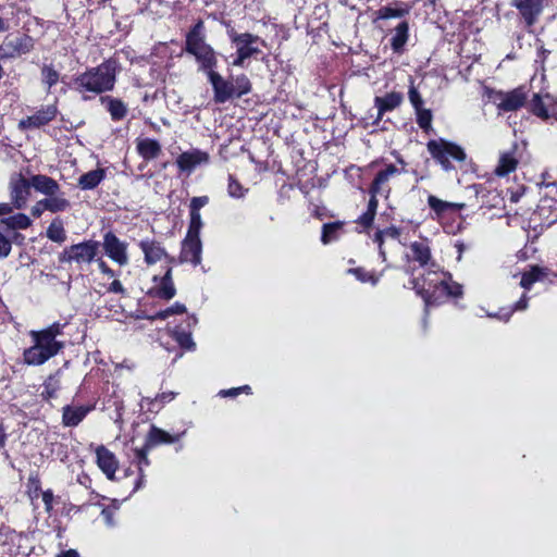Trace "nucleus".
Returning <instances> with one entry per match:
<instances>
[{
	"mask_svg": "<svg viewBox=\"0 0 557 557\" xmlns=\"http://www.w3.org/2000/svg\"><path fill=\"white\" fill-rule=\"evenodd\" d=\"M423 270V274L412 277L409 284L423 298L426 308L440 304L444 298L462 295V286L453 281L451 274L443 271L440 264Z\"/></svg>",
	"mask_w": 557,
	"mask_h": 557,
	"instance_id": "obj_1",
	"label": "nucleus"
},
{
	"mask_svg": "<svg viewBox=\"0 0 557 557\" xmlns=\"http://www.w3.org/2000/svg\"><path fill=\"white\" fill-rule=\"evenodd\" d=\"M117 72V62L109 59L76 75L73 78V84L75 89L83 95H100L114 88Z\"/></svg>",
	"mask_w": 557,
	"mask_h": 557,
	"instance_id": "obj_2",
	"label": "nucleus"
},
{
	"mask_svg": "<svg viewBox=\"0 0 557 557\" xmlns=\"http://www.w3.org/2000/svg\"><path fill=\"white\" fill-rule=\"evenodd\" d=\"M185 51L195 57L199 69L207 74L214 71L218 64L214 49L205 40L203 22L198 21L187 33Z\"/></svg>",
	"mask_w": 557,
	"mask_h": 557,
	"instance_id": "obj_3",
	"label": "nucleus"
},
{
	"mask_svg": "<svg viewBox=\"0 0 557 557\" xmlns=\"http://www.w3.org/2000/svg\"><path fill=\"white\" fill-rule=\"evenodd\" d=\"M29 336L34 344L23 352L24 362L28 366H41L64 348L63 342L44 337L36 331H30Z\"/></svg>",
	"mask_w": 557,
	"mask_h": 557,
	"instance_id": "obj_4",
	"label": "nucleus"
},
{
	"mask_svg": "<svg viewBox=\"0 0 557 557\" xmlns=\"http://www.w3.org/2000/svg\"><path fill=\"white\" fill-rule=\"evenodd\" d=\"M426 148L432 158L438 162L446 172L454 169L451 160L462 162L467 158L462 147L443 138L430 140L426 144Z\"/></svg>",
	"mask_w": 557,
	"mask_h": 557,
	"instance_id": "obj_5",
	"label": "nucleus"
},
{
	"mask_svg": "<svg viewBox=\"0 0 557 557\" xmlns=\"http://www.w3.org/2000/svg\"><path fill=\"white\" fill-rule=\"evenodd\" d=\"M100 243L97 240H84L66 247L60 255L62 263H76L77 265L90 264L97 259Z\"/></svg>",
	"mask_w": 557,
	"mask_h": 557,
	"instance_id": "obj_6",
	"label": "nucleus"
},
{
	"mask_svg": "<svg viewBox=\"0 0 557 557\" xmlns=\"http://www.w3.org/2000/svg\"><path fill=\"white\" fill-rule=\"evenodd\" d=\"M490 99L500 111L512 112L525 104L528 91L524 87H518L510 91H492Z\"/></svg>",
	"mask_w": 557,
	"mask_h": 557,
	"instance_id": "obj_7",
	"label": "nucleus"
},
{
	"mask_svg": "<svg viewBox=\"0 0 557 557\" xmlns=\"http://www.w3.org/2000/svg\"><path fill=\"white\" fill-rule=\"evenodd\" d=\"M32 178H26L22 173H14L10 177L9 190L11 202L9 203L13 209H23L26 207L32 193Z\"/></svg>",
	"mask_w": 557,
	"mask_h": 557,
	"instance_id": "obj_8",
	"label": "nucleus"
},
{
	"mask_svg": "<svg viewBox=\"0 0 557 557\" xmlns=\"http://www.w3.org/2000/svg\"><path fill=\"white\" fill-rule=\"evenodd\" d=\"M227 36L236 51L243 54L246 59L255 57L261 52L258 44L265 45V41L259 36L250 33H237L234 28L227 29Z\"/></svg>",
	"mask_w": 557,
	"mask_h": 557,
	"instance_id": "obj_9",
	"label": "nucleus"
},
{
	"mask_svg": "<svg viewBox=\"0 0 557 557\" xmlns=\"http://www.w3.org/2000/svg\"><path fill=\"white\" fill-rule=\"evenodd\" d=\"M210 154L198 148L183 151L175 160V164L182 174L189 176L196 169L208 165Z\"/></svg>",
	"mask_w": 557,
	"mask_h": 557,
	"instance_id": "obj_10",
	"label": "nucleus"
},
{
	"mask_svg": "<svg viewBox=\"0 0 557 557\" xmlns=\"http://www.w3.org/2000/svg\"><path fill=\"white\" fill-rule=\"evenodd\" d=\"M102 248L106 256L120 267L127 265L129 262L128 258V244L121 240L114 233L107 232L103 235Z\"/></svg>",
	"mask_w": 557,
	"mask_h": 557,
	"instance_id": "obj_11",
	"label": "nucleus"
},
{
	"mask_svg": "<svg viewBox=\"0 0 557 557\" xmlns=\"http://www.w3.org/2000/svg\"><path fill=\"white\" fill-rule=\"evenodd\" d=\"M547 3L548 0H511L510 5L518 10L524 25L531 27L537 23Z\"/></svg>",
	"mask_w": 557,
	"mask_h": 557,
	"instance_id": "obj_12",
	"label": "nucleus"
},
{
	"mask_svg": "<svg viewBox=\"0 0 557 557\" xmlns=\"http://www.w3.org/2000/svg\"><path fill=\"white\" fill-rule=\"evenodd\" d=\"M208 79L213 89V100L215 103H225L235 97L232 81L225 79L216 71L208 73Z\"/></svg>",
	"mask_w": 557,
	"mask_h": 557,
	"instance_id": "obj_13",
	"label": "nucleus"
},
{
	"mask_svg": "<svg viewBox=\"0 0 557 557\" xmlns=\"http://www.w3.org/2000/svg\"><path fill=\"white\" fill-rule=\"evenodd\" d=\"M406 258L408 262H417L422 269L435 267L436 263L432 259L431 248L425 240L411 243Z\"/></svg>",
	"mask_w": 557,
	"mask_h": 557,
	"instance_id": "obj_14",
	"label": "nucleus"
},
{
	"mask_svg": "<svg viewBox=\"0 0 557 557\" xmlns=\"http://www.w3.org/2000/svg\"><path fill=\"white\" fill-rule=\"evenodd\" d=\"M139 248L144 253L145 262L148 265L156 264L157 262L162 261L163 259H168L172 261V259L166 253L164 247L157 240L151 238L141 239L138 244Z\"/></svg>",
	"mask_w": 557,
	"mask_h": 557,
	"instance_id": "obj_15",
	"label": "nucleus"
},
{
	"mask_svg": "<svg viewBox=\"0 0 557 557\" xmlns=\"http://www.w3.org/2000/svg\"><path fill=\"white\" fill-rule=\"evenodd\" d=\"M202 244L200 237L186 236L182 243L181 262L198 265L201 262Z\"/></svg>",
	"mask_w": 557,
	"mask_h": 557,
	"instance_id": "obj_16",
	"label": "nucleus"
},
{
	"mask_svg": "<svg viewBox=\"0 0 557 557\" xmlns=\"http://www.w3.org/2000/svg\"><path fill=\"white\" fill-rule=\"evenodd\" d=\"M198 319L191 314L186 317L185 323L186 327L176 326L172 334L175 342L186 350H195L196 344L191 337V329L197 324Z\"/></svg>",
	"mask_w": 557,
	"mask_h": 557,
	"instance_id": "obj_17",
	"label": "nucleus"
},
{
	"mask_svg": "<svg viewBox=\"0 0 557 557\" xmlns=\"http://www.w3.org/2000/svg\"><path fill=\"white\" fill-rule=\"evenodd\" d=\"M185 434L186 431H183L176 435H171L169 432L156 425H151L146 436L145 444L147 448H153L161 444H173L178 442Z\"/></svg>",
	"mask_w": 557,
	"mask_h": 557,
	"instance_id": "obj_18",
	"label": "nucleus"
},
{
	"mask_svg": "<svg viewBox=\"0 0 557 557\" xmlns=\"http://www.w3.org/2000/svg\"><path fill=\"white\" fill-rule=\"evenodd\" d=\"M97 465L109 480H113L119 462L112 451L103 445L96 448Z\"/></svg>",
	"mask_w": 557,
	"mask_h": 557,
	"instance_id": "obj_19",
	"label": "nucleus"
},
{
	"mask_svg": "<svg viewBox=\"0 0 557 557\" xmlns=\"http://www.w3.org/2000/svg\"><path fill=\"white\" fill-rule=\"evenodd\" d=\"M58 109L54 104H48L39 109L35 114L27 116L20 122L23 127H40L48 124L57 115Z\"/></svg>",
	"mask_w": 557,
	"mask_h": 557,
	"instance_id": "obj_20",
	"label": "nucleus"
},
{
	"mask_svg": "<svg viewBox=\"0 0 557 557\" xmlns=\"http://www.w3.org/2000/svg\"><path fill=\"white\" fill-rule=\"evenodd\" d=\"M401 171L394 164H388L384 170H381L374 177L370 193L374 194H388L389 189L385 187L386 183L395 175L400 174Z\"/></svg>",
	"mask_w": 557,
	"mask_h": 557,
	"instance_id": "obj_21",
	"label": "nucleus"
},
{
	"mask_svg": "<svg viewBox=\"0 0 557 557\" xmlns=\"http://www.w3.org/2000/svg\"><path fill=\"white\" fill-rule=\"evenodd\" d=\"M404 101L401 92L392 91L382 97H375L374 106L377 109V119H382L385 112L393 111L398 108Z\"/></svg>",
	"mask_w": 557,
	"mask_h": 557,
	"instance_id": "obj_22",
	"label": "nucleus"
},
{
	"mask_svg": "<svg viewBox=\"0 0 557 557\" xmlns=\"http://www.w3.org/2000/svg\"><path fill=\"white\" fill-rule=\"evenodd\" d=\"M91 410L89 406H65L62 409V423L64 426L78 425L88 412Z\"/></svg>",
	"mask_w": 557,
	"mask_h": 557,
	"instance_id": "obj_23",
	"label": "nucleus"
},
{
	"mask_svg": "<svg viewBox=\"0 0 557 557\" xmlns=\"http://www.w3.org/2000/svg\"><path fill=\"white\" fill-rule=\"evenodd\" d=\"M136 149L138 154L146 161L157 159L162 152L160 143L152 138L137 139Z\"/></svg>",
	"mask_w": 557,
	"mask_h": 557,
	"instance_id": "obj_24",
	"label": "nucleus"
},
{
	"mask_svg": "<svg viewBox=\"0 0 557 557\" xmlns=\"http://www.w3.org/2000/svg\"><path fill=\"white\" fill-rule=\"evenodd\" d=\"M33 188L46 197L60 191L59 183L50 176L36 174L32 177Z\"/></svg>",
	"mask_w": 557,
	"mask_h": 557,
	"instance_id": "obj_25",
	"label": "nucleus"
},
{
	"mask_svg": "<svg viewBox=\"0 0 557 557\" xmlns=\"http://www.w3.org/2000/svg\"><path fill=\"white\" fill-rule=\"evenodd\" d=\"M176 294L172 278V269L169 268L154 287V295L160 299L170 300Z\"/></svg>",
	"mask_w": 557,
	"mask_h": 557,
	"instance_id": "obj_26",
	"label": "nucleus"
},
{
	"mask_svg": "<svg viewBox=\"0 0 557 557\" xmlns=\"http://www.w3.org/2000/svg\"><path fill=\"white\" fill-rule=\"evenodd\" d=\"M41 205L47 208V211L52 213L64 212L71 207L70 200L61 191L41 199Z\"/></svg>",
	"mask_w": 557,
	"mask_h": 557,
	"instance_id": "obj_27",
	"label": "nucleus"
},
{
	"mask_svg": "<svg viewBox=\"0 0 557 557\" xmlns=\"http://www.w3.org/2000/svg\"><path fill=\"white\" fill-rule=\"evenodd\" d=\"M106 177L103 169H97L83 174L78 178V186L83 190L96 188Z\"/></svg>",
	"mask_w": 557,
	"mask_h": 557,
	"instance_id": "obj_28",
	"label": "nucleus"
},
{
	"mask_svg": "<svg viewBox=\"0 0 557 557\" xmlns=\"http://www.w3.org/2000/svg\"><path fill=\"white\" fill-rule=\"evenodd\" d=\"M30 225V218L24 213H16L14 215L2 218L0 220V227L8 230H26Z\"/></svg>",
	"mask_w": 557,
	"mask_h": 557,
	"instance_id": "obj_29",
	"label": "nucleus"
},
{
	"mask_svg": "<svg viewBox=\"0 0 557 557\" xmlns=\"http://www.w3.org/2000/svg\"><path fill=\"white\" fill-rule=\"evenodd\" d=\"M428 205L437 215L447 211H457L465 207L463 203L444 201L433 195L428 197Z\"/></svg>",
	"mask_w": 557,
	"mask_h": 557,
	"instance_id": "obj_30",
	"label": "nucleus"
},
{
	"mask_svg": "<svg viewBox=\"0 0 557 557\" xmlns=\"http://www.w3.org/2000/svg\"><path fill=\"white\" fill-rule=\"evenodd\" d=\"M409 25L406 21L400 22L391 38V46L395 52L401 51L408 40Z\"/></svg>",
	"mask_w": 557,
	"mask_h": 557,
	"instance_id": "obj_31",
	"label": "nucleus"
},
{
	"mask_svg": "<svg viewBox=\"0 0 557 557\" xmlns=\"http://www.w3.org/2000/svg\"><path fill=\"white\" fill-rule=\"evenodd\" d=\"M400 236L399 228L395 226H391L381 231H377L374 234L373 242L379 246V252L383 261H386V252L383 249L384 238L398 239Z\"/></svg>",
	"mask_w": 557,
	"mask_h": 557,
	"instance_id": "obj_32",
	"label": "nucleus"
},
{
	"mask_svg": "<svg viewBox=\"0 0 557 557\" xmlns=\"http://www.w3.org/2000/svg\"><path fill=\"white\" fill-rule=\"evenodd\" d=\"M46 235L53 243H64L66 240V232L63 221L60 218L53 219L47 228Z\"/></svg>",
	"mask_w": 557,
	"mask_h": 557,
	"instance_id": "obj_33",
	"label": "nucleus"
},
{
	"mask_svg": "<svg viewBox=\"0 0 557 557\" xmlns=\"http://www.w3.org/2000/svg\"><path fill=\"white\" fill-rule=\"evenodd\" d=\"M518 161L511 152H505L500 156L499 162L495 169V174L498 176H506L513 172L517 168Z\"/></svg>",
	"mask_w": 557,
	"mask_h": 557,
	"instance_id": "obj_34",
	"label": "nucleus"
},
{
	"mask_svg": "<svg viewBox=\"0 0 557 557\" xmlns=\"http://www.w3.org/2000/svg\"><path fill=\"white\" fill-rule=\"evenodd\" d=\"M342 228H343L342 222L325 223L322 226L321 242L324 245H327V244L338 239Z\"/></svg>",
	"mask_w": 557,
	"mask_h": 557,
	"instance_id": "obj_35",
	"label": "nucleus"
},
{
	"mask_svg": "<svg viewBox=\"0 0 557 557\" xmlns=\"http://www.w3.org/2000/svg\"><path fill=\"white\" fill-rule=\"evenodd\" d=\"M176 396V393L174 392H164L159 395H157L154 398H143V401H146L148 404L149 411H156L158 412L164 404L172 401Z\"/></svg>",
	"mask_w": 557,
	"mask_h": 557,
	"instance_id": "obj_36",
	"label": "nucleus"
},
{
	"mask_svg": "<svg viewBox=\"0 0 557 557\" xmlns=\"http://www.w3.org/2000/svg\"><path fill=\"white\" fill-rule=\"evenodd\" d=\"M235 97L240 98L251 91V83L245 74L232 78Z\"/></svg>",
	"mask_w": 557,
	"mask_h": 557,
	"instance_id": "obj_37",
	"label": "nucleus"
},
{
	"mask_svg": "<svg viewBox=\"0 0 557 557\" xmlns=\"http://www.w3.org/2000/svg\"><path fill=\"white\" fill-rule=\"evenodd\" d=\"M531 111L533 112V114L543 120H547L554 114L549 112L547 104L537 94H535L531 100Z\"/></svg>",
	"mask_w": 557,
	"mask_h": 557,
	"instance_id": "obj_38",
	"label": "nucleus"
},
{
	"mask_svg": "<svg viewBox=\"0 0 557 557\" xmlns=\"http://www.w3.org/2000/svg\"><path fill=\"white\" fill-rule=\"evenodd\" d=\"M60 79V73L54 70L52 65L45 64L41 67V82L47 87L48 91L54 86Z\"/></svg>",
	"mask_w": 557,
	"mask_h": 557,
	"instance_id": "obj_39",
	"label": "nucleus"
},
{
	"mask_svg": "<svg viewBox=\"0 0 557 557\" xmlns=\"http://www.w3.org/2000/svg\"><path fill=\"white\" fill-rule=\"evenodd\" d=\"M347 272L355 275L359 282L370 283L373 286H375L380 281L379 275H375L373 272L366 271L363 268H352Z\"/></svg>",
	"mask_w": 557,
	"mask_h": 557,
	"instance_id": "obj_40",
	"label": "nucleus"
},
{
	"mask_svg": "<svg viewBox=\"0 0 557 557\" xmlns=\"http://www.w3.org/2000/svg\"><path fill=\"white\" fill-rule=\"evenodd\" d=\"M108 110L110 112L112 120L114 121L122 120L127 113L126 106L121 100L114 98L109 99Z\"/></svg>",
	"mask_w": 557,
	"mask_h": 557,
	"instance_id": "obj_41",
	"label": "nucleus"
},
{
	"mask_svg": "<svg viewBox=\"0 0 557 557\" xmlns=\"http://www.w3.org/2000/svg\"><path fill=\"white\" fill-rule=\"evenodd\" d=\"M248 193V188L244 187L233 175H228L227 194L234 199H243Z\"/></svg>",
	"mask_w": 557,
	"mask_h": 557,
	"instance_id": "obj_42",
	"label": "nucleus"
},
{
	"mask_svg": "<svg viewBox=\"0 0 557 557\" xmlns=\"http://www.w3.org/2000/svg\"><path fill=\"white\" fill-rule=\"evenodd\" d=\"M545 275L544 270L539 267H533L529 272L523 273L521 277V286L529 289L533 283L539 281Z\"/></svg>",
	"mask_w": 557,
	"mask_h": 557,
	"instance_id": "obj_43",
	"label": "nucleus"
},
{
	"mask_svg": "<svg viewBox=\"0 0 557 557\" xmlns=\"http://www.w3.org/2000/svg\"><path fill=\"white\" fill-rule=\"evenodd\" d=\"M417 116V124L419 127L425 132H429L432 128V112L429 109L420 108L414 110Z\"/></svg>",
	"mask_w": 557,
	"mask_h": 557,
	"instance_id": "obj_44",
	"label": "nucleus"
},
{
	"mask_svg": "<svg viewBox=\"0 0 557 557\" xmlns=\"http://www.w3.org/2000/svg\"><path fill=\"white\" fill-rule=\"evenodd\" d=\"M190 221L186 236L200 237L202 220L200 213H189Z\"/></svg>",
	"mask_w": 557,
	"mask_h": 557,
	"instance_id": "obj_45",
	"label": "nucleus"
},
{
	"mask_svg": "<svg viewBox=\"0 0 557 557\" xmlns=\"http://www.w3.org/2000/svg\"><path fill=\"white\" fill-rule=\"evenodd\" d=\"M528 307V298L525 297V295H523L516 304L515 306L509 309V310H506V312L504 314L502 313H495V314H488L490 317H495V318H498L500 320H504L505 322H507L510 318V315L512 314V312L515 310H524L527 309Z\"/></svg>",
	"mask_w": 557,
	"mask_h": 557,
	"instance_id": "obj_46",
	"label": "nucleus"
},
{
	"mask_svg": "<svg viewBox=\"0 0 557 557\" xmlns=\"http://www.w3.org/2000/svg\"><path fill=\"white\" fill-rule=\"evenodd\" d=\"M408 99L414 110L423 108V99L413 84V79L410 77V85L408 89Z\"/></svg>",
	"mask_w": 557,
	"mask_h": 557,
	"instance_id": "obj_47",
	"label": "nucleus"
},
{
	"mask_svg": "<svg viewBox=\"0 0 557 557\" xmlns=\"http://www.w3.org/2000/svg\"><path fill=\"white\" fill-rule=\"evenodd\" d=\"M58 388H59L58 382L52 376H50L44 384V389L41 392V396L45 399H51V398L55 397V393H57Z\"/></svg>",
	"mask_w": 557,
	"mask_h": 557,
	"instance_id": "obj_48",
	"label": "nucleus"
},
{
	"mask_svg": "<svg viewBox=\"0 0 557 557\" xmlns=\"http://www.w3.org/2000/svg\"><path fill=\"white\" fill-rule=\"evenodd\" d=\"M379 18H393V17H401L404 16L407 11L404 9H395L391 7H383L379 10Z\"/></svg>",
	"mask_w": 557,
	"mask_h": 557,
	"instance_id": "obj_49",
	"label": "nucleus"
},
{
	"mask_svg": "<svg viewBox=\"0 0 557 557\" xmlns=\"http://www.w3.org/2000/svg\"><path fill=\"white\" fill-rule=\"evenodd\" d=\"M151 448H147L146 444L144 447L135 449V457L138 463V470L141 473L144 471V467L149 465L148 453Z\"/></svg>",
	"mask_w": 557,
	"mask_h": 557,
	"instance_id": "obj_50",
	"label": "nucleus"
},
{
	"mask_svg": "<svg viewBox=\"0 0 557 557\" xmlns=\"http://www.w3.org/2000/svg\"><path fill=\"white\" fill-rule=\"evenodd\" d=\"M62 329H63V325L55 322V323L49 325L48 327L40 330V331H36V332L38 334L42 335L44 337H49L52 341H57V336L62 333Z\"/></svg>",
	"mask_w": 557,
	"mask_h": 557,
	"instance_id": "obj_51",
	"label": "nucleus"
},
{
	"mask_svg": "<svg viewBox=\"0 0 557 557\" xmlns=\"http://www.w3.org/2000/svg\"><path fill=\"white\" fill-rule=\"evenodd\" d=\"M209 202L207 196L194 197L190 200L189 213H200V209Z\"/></svg>",
	"mask_w": 557,
	"mask_h": 557,
	"instance_id": "obj_52",
	"label": "nucleus"
},
{
	"mask_svg": "<svg viewBox=\"0 0 557 557\" xmlns=\"http://www.w3.org/2000/svg\"><path fill=\"white\" fill-rule=\"evenodd\" d=\"M3 227H0V259L8 257L11 252V240L3 234Z\"/></svg>",
	"mask_w": 557,
	"mask_h": 557,
	"instance_id": "obj_53",
	"label": "nucleus"
},
{
	"mask_svg": "<svg viewBox=\"0 0 557 557\" xmlns=\"http://www.w3.org/2000/svg\"><path fill=\"white\" fill-rule=\"evenodd\" d=\"M95 261L102 274L109 277H114L116 275L115 271H113L101 258H97Z\"/></svg>",
	"mask_w": 557,
	"mask_h": 557,
	"instance_id": "obj_54",
	"label": "nucleus"
},
{
	"mask_svg": "<svg viewBox=\"0 0 557 557\" xmlns=\"http://www.w3.org/2000/svg\"><path fill=\"white\" fill-rule=\"evenodd\" d=\"M101 516H102L106 524L109 528H112V527L115 525V521L113 519V516H114V509L113 508H110V507L103 508L102 511H101Z\"/></svg>",
	"mask_w": 557,
	"mask_h": 557,
	"instance_id": "obj_55",
	"label": "nucleus"
},
{
	"mask_svg": "<svg viewBox=\"0 0 557 557\" xmlns=\"http://www.w3.org/2000/svg\"><path fill=\"white\" fill-rule=\"evenodd\" d=\"M374 216L375 214L373 212L367 210L359 216L358 223L364 227H369L373 223Z\"/></svg>",
	"mask_w": 557,
	"mask_h": 557,
	"instance_id": "obj_56",
	"label": "nucleus"
},
{
	"mask_svg": "<svg viewBox=\"0 0 557 557\" xmlns=\"http://www.w3.org/2000/svg\"><path fill=\"white\" fill-rule=\"evenodd\" d=\"M544 196L557 200V183H548L544 186Z\"/></svg>",
	"mask_w": 557,
	"mask_h": 557,
	"instance_id": "obj_57",
	"label": "nucleus"
},
{
	"mask_svg": "<svg viewBox=\"0 0 557 557\" xmlns=\"http://www.w3.org/2000/svg\"><path fill=\"white\" fill-rule=\"evenodd\" d=\"M42 502L45 504L46 511L50 512L52 510L53 503V493L50 490L42 493Z\"/></svg>",
	"mask_w": 557,
	"mask_h": 557,
	"instance_id": "obj_58",
	"label": "nucleus"
},
{
	"mask_svg": "<svg viewBox=\"0 0 557 557\" xmlns=\"http://www.w3.org/2000/svg\"><path fill=\"white\" fill-rule=\"evenodd\" d=\"M109 293L125 294V288L119 280H114L107 289Z\"/></svg>",
	"mask_w": 557,
	"mask_h": 557,
	"instance_id": "obj_59",
	"label": "nucleus"
},
{
	"mask_svg": "<svg viewBox=\"0 0 557 557\" xmlns=\"http://www.w3.org/2000/svg\"><path fill=\"white\" fill-rule=\"evenodd\" d=\"M166 311L169 317L173 314H182L186 311V307L183 304L175 302L173 306L166 308Z\"/></svg>",
	"mask_w": 557,
	"mask_h": 557,
	"instance_id": "obj_60",
	"label": "nucleus"
},
{
	"mask_svg": "<svg viewBox=\"0 0 557 557\" xmlns=\"http://www.w3.org/2000/svg\"><path fill=\"white\" fill-rule=\"evenodd\" d=\"M240 394V388L238 387H233V388H228V389H221L219 392V395L221 397H236Z\"/></svg>",
	"mask_w": 557,
	"mask_h": 557,
	"instance_id": "obj_61",
	"label": "nucleus"
},
{
	"mask_svg": "<svg viewBox=\"0 0 557 557\" xmlns=\"http://www.w3.org/2000/svg\"><path fill=\"white\" fill-rule=\"evenodd\" d=\"M44 211H47V208L44 207L41 205V200L37 201L33 207H32V214L35 216V218H39Z\"/></svg>",
	"mask_w": 557,
	"mask_h": 557,
	"instance_id": "obj_62",
	"label": "nucleus"
},
{
	"mask_svg": "<svg viewBox=\"0 0 557 557\" xmlns=\"http://www.w3.org/2000/svg\"><path fill=\"white\" fill-rule=\"evenodd\" d=\"M371 194V198L369 200V203H368V211H371L373 212L374 214L376 213V209H377V200H376V196L379 194H374V193H370Z\"/></svg>",
	"mask_w": 557,
	"mask_h": 557,
	"instance_id": "obj_63",
	"label": "nucleus"
},
{
	"mask_svg": "<svg viewBox=\"0 0 557 557\" xmlns=\"http://www.w3.org/2000/svg\"><path fill=\"white\" fill-rule=\"evenodd\" d=\"M246 58L243 55V54H239L237 51H236V55L232 62V65L233 66H237V67H243L245 65V62H246Z\"/></svg>",
	"mask_w": 557,
	"mask_h": 557,
	"instance_id": "obj_64",
	"label": "nucleus"
}]
</instances>
